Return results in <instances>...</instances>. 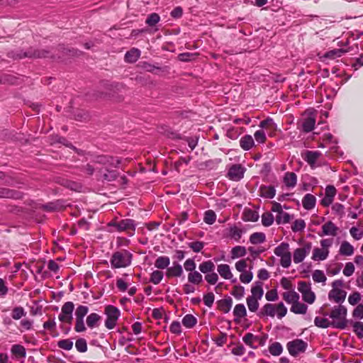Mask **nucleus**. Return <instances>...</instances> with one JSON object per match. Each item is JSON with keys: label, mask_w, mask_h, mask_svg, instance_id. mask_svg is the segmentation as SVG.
Listing matches in <instances>:
<instances>
[{"label": "nucleus", "mask_w": 363, "mask_h": 363, "mask_svg": "<svg viewBox=\"0 0 363 363\" xmlns=\"http://www.w3.org/2000/svg\"><path fill=\"white\" fill-rule=\"evenodd\" d=\"M96 162L105 166L109 174H104V178L108 181L114 180L116 177V172L114 171H109L112 167H118L121 163V160L118 157H114L109 155H99L96 158Z\"/></svg>", "instance_id": "nucleus-4"}, {"label": "nucleus", "mask_w": 363, "mask_h": 363, "mask_svg": "<svg viewBox=\"0 0 363 363\" xmlns=\"http://www.w3.org/2000/svg\"><path fill=\"white\" fill-rule=\"evenodd\" d=\"M339 252L342 255L350 256L354 253V247L347 241H343L340 245Z\"/></svg>", "instance_id": "nucleus-30"}, {"label": "nucleus", "mask_w": 363, "mask_h": 363, "mask_svg": "<svg viewBox=\"0 0 363 363\" xmlns=\"http://www.w3.org/2000/svg\"><path fill=\"white\" fill-rule=\"evenodd\" d=\"M289 354L293 357H296L301 353L306 352L308 344L301 339H296L290 341L286 345Z\"/></svg>", "instance_id": "nucleus-6"}, {"label": "nucleus", "mask_w": 363, "mask_h": 363, "mask_svg": "<svg viewBox=\"0 0 363 363\" xmlns=\"http://www.w3.org/2000/svg\"><path fill=\"white\" fill-rule=\"evenodd\" d=\"M345 52L346 50L342 48L333 49L326 52L324 54V57L335 60L341 57Z\"/></svg>", "instance_id": "nucleus-37"}, {"label": "nucleus", "mask_w": 363, "mask_h": 363, "mask_svg": "<svg viewBox=\"0 0 363 363\" xmlns=\"http://www.w3.org/2000/svg\"><path fill=\"white\" fill-rule=\"evenodd\" d=\"M325 316L329 315L332 318V327L344 329L347 325L346 315L347 308L342 305L335 306L330 314L325 313Z\"/></svg>", "instance_id": "nucleus-2"}, {"label": "nucleus", "mask_w": 363, "mask_h": 363, "mask_svg": "<svg viewBox=\"0 0 363 363\" xmlns=\"http://www.w3.org/2000/svg\"><path fill=\"white\" fill-rule=\"evenodd\" d=\"M245 171L240 164H233L228 170V177L233 181H239L244 177Z\"/></svg>", "instance_id": "nucleus-10"}, {"label": "nucleus", "mask_w": 363, "mask_h": 363, "mask_svg": "<svg viewBox=\"0 0 363 363\" xmlns=\"http://www.w3.org/2000/svg\"><path fill=\"white\" fill-rule=\"evenodd\" d=\"M350 233L356 240H359L363 237V230H360L357 227H352L350 230Z\"/></svg>", "instance_id": "nucleus-61"}, {"label": "nucleus", "mask_w": 363, "mask_h": 363, "mask_svg": "<svg viewBox=\"0 0 363 363\" xmlns=\"http://www.w3.org/2000/svg\"><path fill=\"white\" fill-rule=\"evenodd\" d=\"M343 281L342 279L335 280L332 283L333 289L328 294V298L337 303H342L345 301L347 292L341 288L343 286Z\"/></svg>", "instance_id": "nucleus-5"}, {"label": "nucleus", "mask_w": 363, "mask_h": 363, "mask_svg": "<svg viewBox=\"0 0 363 363\" xmlns=\"http://www.w3.org/2000/svg\"><path fill=\"white\" fill-rule=\"evenodd\" d=\"M259 127L261 128L262 130L266 129L273 130L276 129L277 125L272 118H267V119L263 120L259 123Z\"/></svg>", "instance_id": "nucleus-41"}, {"label": "nucleus", "mask_w": 363, "mask_h": 363, "mask_svg": "<svg viewBox=\"0 0 363 363\" xmlns=\"http://www.w3.org/2000/svg\"><path fill=\"white\" fill-rule=\"evenodd\" d=\"M164 277V272L160 270H155L150 274V282L158 284Z\"/></svg>", "instance_id": "nucleus-40"}, {"label": "nucleus", "mask_w": 363, "mask_h": 363, "mask_svg": "<svg viewBox=\"0 0 363 363\" xmlns=\"http://www.w3.org/2000/svg\"><path fill=\"white\" fill-rule=\"evenodd\" d=\"M338 228L332 222L328 221L322 225V232L318 235L321 237L325 235L335 236L337 234Z\"/></svg>", "instance_id": "nucleus-12"}, {"label": "nucleus", "mask_w": 363, "mask_h": 363, "mask_svg": "<svg viewBox=\"0 0 363 363\" xmlns=\"http://www.w3.org/2000/svg\"><path fill=\"white\" fill-rule=\"evenodd\" d=\"M306 228V223L304 220L303 219H296L292 226L291 230L294 232H301L303 231Z\"/></svg>", "instance_id": "nucleus-52"}, {"label": "nucleus", "mask_w": 363, "mask_h": 363, "mask_svg": "<svg viewBox=\"0 0 363 363\" xmlns=\"http://www.w3.org/2000/svg\"><path fill=\"white\" fill-rule=\"evenodd\" d=\"M262 285L263 284L261 281H256L255 285L252 286V295L250 296V297H254V298L260 300L262 298L264 294Z\"/></svg>", "instance_id": "nucleus-21"}, {"label": "nucleus", "mask_w": 363, "mask_h": 363, "mask_svg": "<svg viewBox=\"0 0 363 363\" xmlns=\"http://www.w3.org/2000/svg\"><path fill=\"white\" fill-rule=\"evenodd\" d=\"M108 225L109 226L116 228V229L119 232L128 230H132L133 231L135 230L134 221L131 219H123L118 222L111 221Z\"/></svg>", "instance_id": "nucleus-9"}, {"label": "nucleus", "mask_w": 363, "mask_h": 363, "mask_svg": "<svg viewBox=\"0 0 363 363\" xmlns=\"http://www.w3.org/2000/svg\"><path fill=\"white\" fill-rule=\"evenodd\" d=\"M57 346L62 350L69 351L73 347V342L70 339L60 340L57 342Z\"/></svg>", "instance_id": "nucleus-53"}, {"label": "nucleus", "mask_w": 363, "mask_h": 363, "mask_svg": "<svg viewBox=\"0 0 363 363\" xmlns=\"http://www.w3.org/2000/svg\"><path fill=\"white\" fill-rule=\"evenodd\" d=\"M196 264L194 259L189 258L184 263V268L186 272L189 273L196 271Z\"/></svg>", "instance_id": "nucleus-59"}, {"label": "nucleus", "mask_w": 363, "mask_h": 363, "mask_svg": "<svg viewBox=\"0 0 363 363\" xmlns=\"http://www.w3.org/2000/svg\"><path fill=\"white\" fill-rule=\"evenodd\" d=\"M243 234V230L236 225H233L229 228L228 237L239 242Z\"/></svg>", "instance_id": "nucleus-23"}, {"label": "nucleus", "mask_w": 363, "mask_h": 363, "mask_svg": "<svg viewBox=\"0 0 363 363\" xmlns=\"http://www.w3.org/2000/svg\"><path fill=\"white\" fill-rule=\"evenodd\" d=\"M259 340V337L258 336H256L251 333H246L242 337V341L252 348H255V347L253 346V342Z\"/></svg>", "instance_id": "nucleus-45"}, {"label": "nucleus", "mask_w": 363, "mask_h": 363, "mask_svg": "<svg viewBox=\"0 0 363 363\" xmlns=\"http://www.w3.org/2000/svg\"><path fill=\"white\" fill-rule=\"evenodd\" d=\"M254 145L253 138L250 135H245L240 139V145L244 150H250Z\"/></svg>", "instance_id": "nucleus-19"}, {"label": "nucleus", "mask_w": 363, "mask_h": 363, "mask_svg": "<svg viewBox=\"0 0 363 363\" xmlns=\"http://www.w3.org/2000/svg\"><path fill=\"white\" fill-rule=\"evenodd\" d=\"M283 182L286 187L294 188L297 183V176L292 172H286L284 176Z\"/></svg>", "instance_id": "nucleus-15"}, {"label": "nucleus", "mask_w": 363, "mask_h": 363, "mask_svg": "<svg viewBox=\"0 0 363 363\" xmlns=\"http://www.w3.org/2000/svg\"><path fill=\"white\" fill-rule=\"evenodd\" d=\"M74 304L72 301H67L63 304L58 318L62 323L71 324L73 320V311Z\"/></svg>", "instance_id": "nucleus-7"}, {"label": "nucleus", "mask_w": 363, "mask_h": 363, "mask_svg": "<svg viewBox=\"0 0 363 363\" xmlns=\"http://www.w3.org/2000/svg\"><path fill=\"white\" fill-rule=\"evenodd\" d=\"M328 254V250H323L315 247L313 251L312 259L315 261H323L327 259Z\"/></svg>", "instance_id": "nucleus-22"}, {"label": "nucleus", "mask_w": 363, "mask_h": 363, "mask_svg": "<svg viewBox=\"0 0 363 363\" xmlns=\"http://www.w3.org/2000/svg\"><path fill=\"white\" fill-rule=\"evenodd\" d=\"M217 271L220 277L225 279H231L233 277L230 270V267L227 264H221L218 265Z\"/></svg>", "instance_id": "nucleus-18"}, {"label": "nucleus", "mask_w": 363, "mask_h": 363, "mask_svg": "<svg viewBox=\"0 0 363 363\" xmlns=\"http://www.w3.org/2000/svg\"><path fill=\"white\" fill-rule=\"evenodd\" d=\"M133 255L126 250H122L113 253L111 259L112 269L125 268L130 265Z\"/></svg>", "instance_id": "nucleus-3"}, {"label": "nucleus", "mask_w": 363, "mask_h": 363, "mask_svg": "<svg viewBox=\"0 0 363 363\" xmlns=\"http://www.w3.org/2000/svg\"><path fill=\"white\" fill-rule=\"evenodd\" d=\"M315 326L321 328H328L332 326V321L325 318L316 317L314 320Z\"/></svg>", "instance_id": "nucleus-44"}, {"label": "nucleus", "mask_w": 363, "mask_h": 363, "mask_svg": "<svg viewBox=\"0 0 363 363\" xmlns=\"http://www.w3.org/2000/svg\"><path fill=\"white\" fill-rule=\"evenodd\" d=\"M154 264L158 269H167L170 264V259L167 256H160L155 259Z\"/></svg>", "instance_id": "nucleus-25"}, {"label": "nucleus", "mask_w": 363, "mask_h": 363, "mask_svg": "<svg viewBox=\"0 0 363 363\" xmlns=\"http://www.w3.org/2000/svg\"><path fill=\"white\" fill-rule=\"evenodd\" d=\"M26 314L25 310L21 306H17L13 308L11 317L14 320H19Z\"/></svg>", "instance_id": "nucleus-51"}, {"label": "nucleus", "mask_w": 363, "mask_h": 363, "mask_svg": "<svg viewBox=\"0 0 363 363\" xmlns=\"http://www.w3.org/2000/svg\"><path fill=\"white\" fill-rule=\"evenodd\" d=\"M352 315L354 318H363V304H359L353 311Z\"/></svg>", "instance_id": "nucleus-64"}, {"label": "nucleus", "mask_w": 363, "mask_h": 363, "mask_svg": "<svg viewBox=\"0 0 363 363\" xmlns=\"http://www.w3.org/2000/svg\"><path fill=\"white\" fill-rule=\"evenodd\" d=\"M276 194V189L272 186L262 185L259 188L260 196L265 199H273Z\"/></svg>", "instance_id": "nucleus-16"}, {"label": "nucleus", "mask_w": 363, "mask_h": 363, "mask_svg": "<svg viewBox=\"0 0 363 363\" xmlns=\"http://www.w3.org/2000/svg\"><path fill=\"white\" fill-rule=\"evenodd\" d=\"M100 318V315H98L97 313H92L89 314L86 318V324L88 327L90 328L96 327Z\"/></svg>", "instance_id": "nucleus-42"}, {"label": "nucleus", "mask_w": 363, "mask_h": 363, "mask_svg": "<svg viewBox=\"0 0 363 363\" xmlns=\"http://www.w3.org/2000/svg\"><path fill=\"white\" fill-rule=\"evenodd\" d=\"M105 313L108 318L117 320L120 316V311L113 306H108L106 307Z\"/></svg>", "instance_id": "nucleus-32"}, {"label": "nucleus", "mask_w": 363, "mask_h": 363, "mask_svg": "<svg viewBox=\"0 0 363 363\" xmlns=\"http://www.w3.org/2000/svg\"><path fill=\"white\" fill-rule=\"evenodd\" d=\"M203 281V277L198 271H194L188 274V281L193 284H199Z\"/></svg>", "instance_id": "nucleus-36"}, {"label": "nucleus", "mask_w": 363, "mask_h": 363, "mask_svg": "<svg viewBox=\"0 0 363 363\" xmlns=\"http://www.w3.org/2000/svg\"><path fill=\"white\" fill-rule=\"evenodd\" d=\"M160 16L156 13H152L147 16L145 23L149 26H154L160 21Z\"/></svg>", "instance_id": "nucleus-56"}, {"label": "nucleus", "mask_w": 363, "mask_h": 363, "mask_svg": "<svg viewBox=\"0 0 363 363\" xmlns=\"http://www.w3.org/2000/svg\"><path fill=\"white\" fill-rule=\"evenodd\" d=\"M11 352L16 358H25L26 356V348L23 345L19 344L12 345Z\"/></svg>", "instance_id": "nucleus-31"}, {"label": "nucleus", "mask_w": 363, "mask_h": 363, "mask_svg": "<svg viewBox=\"0 0 363 363\" xmlns=\"http://www.w3.org/2000/svg\"><path fill=\"white\" fill-rule=\"evenodd\" d=\"M189 247H190L194 252H200L205 246L203 242L195 241L188 243Z\"/></svg>", "instance_id": "nucleus-57"}, {"label": "nucleus", "mask_w": 363, "mask_h": 363, "mask_svg": "<svg viewBox=\"0 0 363 363\" xmlns=\"http://www.w3.org/2000/svg\"><path fill=\"white\" fill-rule=\"evenodd\" d=\"M312 248V244L310 242H306L302 247L296 248L293 254V260L295 264L302 262L309 255Z\"/></svg>", "instance_id": "nucleus-8"}, {"label": "nucleus", "mask_w": 363, "mask_h": 363, "mask_svg": "<svg viewBox=\"0 0 363 363\" xmlns=\"http://www.w3.org/2000/svg\"><path fill=\"white\" fill-rule=\"evenodd\" d=\"M245 294V289L242 286H235L233 287L232 295L238 300L241 299Z\"/></svg>", "instance_id": "nucleus-58"}, {"label": "nucleus", "mask_w": 363, "mask_h": 363, "mask_svg": "<svg viewBox=\"0 0 363 363\" xmlns=\"http://www.w3.org/2000/svg\"><path fill=\"white\" fill-rule=\"evenodd\" d=\"M353 331L357 335L358 337H363V323L362 322H355L353 324Z\"/></svg>", "instance_id": "nucleus-62"}, {"label": "nucleus", "mask_w": 363, "mask_h": 363, "mask_svg": "<svg viewBox=\"0 0 363 363\" xmlns=\"http://www.w3.org/2000/svg\"><path fill=\"white\" fill-rule=\"evenodd\" d=\"M312 278L315 282L317 283H325L327 278L324 272L321 270L316 269L312 274Z\"/></svg>", "instance_id": "nucleus-49"}, {"label": "nucleus", "mask_w": 363, "mask_h": 363, "mask_svg": "<svg viewBox=\"0 0 363 363\" xmlns=\"http://www.w3.org/2000/svg\"><path fill=\"white\" fill-rule=\"evenodd\" d=\"M182 323L186 328H191L197 323V319L191 314H186L183 317Z\"/></svg>", "instance_id": "nucleus-35"}, {"label": "nucleus", "mask_w": 363, "mask_h": 363, "mask_svg": "<svg viewBox=\"0 0 363 363\" xmlns=\"http://www.w3.org/2000/svg\"><path fill=\"white\" fill-rule=\"evenodd\" d=\"M274 253L277 257H282L284 255H286L287 254H290L289 251V245L287 242H283L274 250Z\"/></svg>", "instance_id": "nucleus-28"}, {"label": "nucleus", "mask_w": 363, "mask_h": 363, "mask_svg": "<svg viewBox=\"0 0 363 363\" xmlns=\"http://www.w3.org/2000/svg\"><path fill=\"white\" fill-rule=\"evenodd\" d=\"M315 203L316 198L311 194H306L302 199L303 207L308 211L313 209Z\"/></svg>", "instance_id": "nucleus-17"}, {"label": "nucleus", "mask_w": 363, "mask_h": 363, "mask_svg": "<svg viewBox=\"0 0 363 363\" xmlns=\"http://www.w3.org/2000/svg\"><path fill=\"white\" fill-rule=\"evenodd\" d=\"M233 314L235 317L238 318H244L247 315V311L245 306L242 303H239L235 305Z\"/></svg>", "instance_id": "nucleus-46"}, {"label": "nucleus", "mask_w": 363, "mask_h": 363, "mask_svg": "<svg viewBox=\"0 0 363 363\" xmlns=\"http://www.w3.org/2000/svg\"><path fill=\"white\" fill-rule=\"evenodd\" d=\"M253 278V274L250 271H245L242 272L240 275V280L243 284L250 283Z\"/></svg>", "instance_id": "nucleus-60"}, {"label": "nucleus", "mask_w": 363, "mask_h": 363, "mask_svg": "<svg viewBox=\"0 0 363 363\" xmlns=\"http://www.w3.org/2000/svg\"><path fill=\"white\" fill-rule=\"evenodd\" d=\"M321 155L319 151H306L304 156L305 161L311 166V168L316 167V162Z\"/></svg>", "instance_id": "nucleus-13"}, {"label": "nucleus", "mask_w": 363, "mask_h": 363, "mask_svg": "<svg viewBox=\"0 0 363 363\" xmlns=\"http://www.w3.org/2000/svg\"><path fill=\"white\" fill-rule=\"evenodd\" d=\"M291 218V215L283 211L280 213L277 214L275 220L277 224H286L289 223Z\"/></svg>", "instance_id": "nucleus-43"}, {"label": "nucleus", "mask_w": 363, "mask_h": 363, "mask_svg": "<svg viewBox=\"0 0 363 363\" xmlns=\"http://www.w3.org/2000/svg\"><path fill=\"white\" fill-rule=\"evenodd\" d=\"M315 124V119L314 117L309 116L305 118L302 123L303 130L306 133H309L314 129Z\"/></svg>", "instance_id": "nucleus-33"}, {"label": "nucleus", "mask_w": 363, "mask_h": 363, "mask_svg": "<svg viewBox=\"0 0 363 363\" xmlns=\"http://www.w3.org/2000/svg\"><path fill=\"white\" fill-rule=\"evenodd\" d=\"M287 313V308L282 302L277 305L272 303H266L257 313L260 318L269 316L274 318L277 315L279 319L284 318Z\"/></svg>", "instance_id": "nucleus-1"}, {"label": "nucleus", "mask_w": 363, "mask_h": 363, "mask_svg": "<svg viewBox=\"0 0 363 363\" xmlns=\"http://www.w3.org/2000/svg\"><path fill=\"white\" fill-rule=\"evenodd\" d=\"M258 299L254 298V297L248 296L246 299L248 309L251 312H256L259 308Z\"/></svg>", "instance_id": "nucleus-48"}, {"label": "nucleus", "mask_w": 363, "mask_h": 363, "mask_svg": "<svg viewBox=\"0 0 363 363\" xmlns=\"http://www.w3.org/2000/svg\"><path fill=\"white\" fill-rule=\"evenodd\" d=\"M233 306V300L230 297L221 299L218 301V308L224 313H228Z\"/></svg>", "instance_id": "nucleus-20"}, {"label": "nucleus", "mask_w": 363, "mask_h": 363, "mask_svg": "<svg viewBox=\"0 0 363 363\" xmlns=\"http://www.w3.org/2000/svg\"><path fill=\"white\" fill-rule=\"evenodd\" d=\"M75 347L79 352L83 353L87 351V343L85 339L79 338L75 342Z\"/></svg>", "instance_id": "nucleus-54"}, {"label": "nucleus", "mask_w": 363, "mask_h": 363, "mask_svg": "<svg viewBox=\"0 0 363 363\" xmlns=\"http://www.w3.org/2000/svg\"><path fill=\"white\" fill-rule=\"evenodd\" d=\"M307 309L308 306L306 304L301 303L298 300L291 306L290 310L295 314H305Z\"/></svg>", "instance_id": "nucleus-34"}, {"label": "nucleus", "mask_w": 363, "mask_h": 363, "mask_svg": "<svg viewBox=\"0 0 363 363\" xmlns=\"http://www.w3.org/2000/svg\"><path fill=\"white\" fill-rule=\"evenodd\" d=\"M88 312L89 308L86 306L80 305L75 311V316L77 318L84 319Z\"/></svg>", "instance_id": "nucleus-55"}, {"label": "nucleus", "mask_w": 363, "mask_h": 363, "mask_svg": "<svg viewBox=\"0 0 363 363\" xmlns=\"http://www.w3.org/2000/svg\"><path fill=\"white\" fill-rule=\"evenodd\" d=\"M216 214L213 210H208L205 211L203 216V221L208 225H212L216 222Z\"/></svg>", "instance_id": "nucleus-47"}, {"label": "nucleus", "mask_w": 363, "mask_h": 363, "mask_svg": "<svg viewBox=\"0 0 363 363\" xmlns=\"http://www.w3.org/2000/svg\"><path fill=\"white\" fill-rule=\"evenodd\" d=\"M183 273L182 266L177 262H173L172 266L167 268L165 275L167 278L180 277Z\"/></svg>", "instance_id": "nucleus-11"}, {"label": "nucleus", "mask_w": 363, "mask_h": 363, "mask_svg": "<svg viewBox=\"0 0 363 363\" xmlns=\"http://www.w3.org/2000/svg\"><path fill=\"white\" fill-rule=\"evenodd\" d=\"M247 254L245 247L241 245H237L231 249L230 257L233 259H235L240 257H245Z\"/></svg>", "instance_id": "nucleus-26"}, {"label": "nucleus", "mask_w": 363, "mask_h": 363, "mask_svg": "<svg viewBox=\"0 0 363 363\" xmlns=\"http://www.w3.org/2000/svg\"><path fill=\"white\" fill-rule=\"evenodd\" d=\"M274 218L269 212L264 213L262 216V223L264 226L269 227L274 223Z\"/></svg>", "instance_id": "nucleus-50"}, {"label": "nucleus", "mask_w": 363, "mask_h": 363, "mask_svg": "<svg viewBox=\"0 0 363 363\" xmlns=\"http://www.w3.org/2000/svg\"><path fill=\"white\" fill-rule=\"evenodd\" d=\"M140 56V51L137 48H132L125 55V60L127 62H135Z\"/></svg>", "instance_id": "nucleus-24"}, {"label": "nucleus", "mask_w": 363, "mask_h": 363, "mask_svg": "<svg viewBox=\"0 0 363 363\" xmlns=\"http://www.w3.org/2000/svg\"><path fill=\"white\" fill-rule=\"evenodd\" d=\"M284 300L287 303H291V306L299 300V294L294 291H289L283 293L282 294Z\"/></svg>", "instance_id": "nucleus-29"}, {"label": "nucleus", "mask_w": 363, "mask_h": 363, "mask_svg": "<svg viewBox=\"0 0 363 363\" xmlns=\"http://www.w3.org/2000/svg\"><path fill=\"white\" fill-rule=\"evenodd\" d=\"M269 352L273 356H279L283 352L282 345L278 342H274L269 346Z\"/></svg>", "instance_id": "nucleus-39"}, {"label": "nucleus", "mask_w": 363, "mask_h": 363, "mask_svg": "<svg viewBox=\"0 0 363 363\" xmlns=\"http://www.w3.org/2000/svg\"><path fill=\"white\" fill-rule=\"evenodd\" d=\"M204 278L205 280L211 285L216 284L218 280V276L216 272H214V271L211 273L206 274Z\"/></svg>", "instance_id": "nucleus-63"}, {"label": "nucleus", "mask_w": 363, "mask_h": 363, "mask_svg": "<svg viewBox=\"0 0 363 363\" xmlns=\"http://www.w3.org/2000/svg\"><path fill=\"white\" fill-rule=\"evenodd\" d=\"M216 266L211 260L203 262L199 266V271L204 274L213 272Z\"/></svg>", "instance_id": "nucleus-27"}, {"label": "nucleus", "mask_w": 363, "mask_h": 363, "mask_svg": "<svg viewBox=\"0 0 363 363\" xmlns=\"http://www.w3.org/2000/svg\"><path fill=\"white\" fill-rule=\"evenodd\" d=\"M49 52L46 50H28V52L19 54L18 56L19 58H23V57H35V58H42V57H48Z\"/></svg>", "instance_id": "nucleus-14"}, {"label": "nucleus", "mask_w": 363, "mask_h": 363, "mask_svg": "<svg viewBox=\"0 0 363 363\" xmlns=\"http://www.w3.org/2000/svg\"><path fill=\"white\" fill-rule=\"evenodd\" d=\"M266 240L264 233H254L250 236V242L253 245L263 243Z\"/></svg>", "instance_id": "nucleus-38"}]
</instances>
